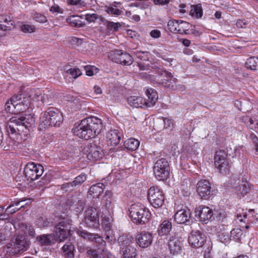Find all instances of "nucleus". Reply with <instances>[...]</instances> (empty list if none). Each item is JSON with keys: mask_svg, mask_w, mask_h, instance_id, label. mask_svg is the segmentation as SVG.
Instances as JSON below:
<instances>
[{"mask_svg": "<svg viewBox=\"0 0 258 258\" xmlns=\"http://www.w3.org/2000/svg\"><path fill=\"white\" fill-rule=\"evenodd\" d=\"M34 123L35 119L30 114L12 117L7 127L10 136L9 140L10 141L13 140L18 143L26 140Z\"/></svg>", "mask_w": 258, "mask_h": 258, "instance_id": "nucleus-1", "label": "nucleus"}, {"mask_svg": "<svg viewBox=\"0 0 258 258\" xmlns=\"http://www.w3.org/2000/svg\"><path fill=\"white\" fill-rule=\"evenodd\" d=\"M102 129L101 120L95 116L84 119L76 124L73 129L74 134L80 138L88 140L99 135Z\"/></svg>", "mask_w": 258, "mask_h": 258, "instance_id": "nucleus-2", "label": "nucleus"}, {"mask_svg": "<svg viewBox=\"0 0 258 258\" xmlns=\"http://www.w3.org/2000/svg\"><path fill=\"white\" fill-rule=\"evenodd\" d=\"M62 119V115L58 109L49 108L41 114L40 117V129L42 130L50 126H58Z\"/></svg>", "mask_w": 258, "mask_h": 258, "instance_id": "nucleus-3", "label": "nucleus"}, {"mask_svg": "<svg viewBox=\"0 0 258 258\" xmlns=\"http://www.w3.org/2000/svg\"><path fill=\"white\" fill-rule=\"evenodd\" d=\"M129 211L131 217L138 224H142L147 222L151 217L149 210L141 204H133Z\"/></svg>", "mask_w": 258, "mask_h": 258, "instance_id": "nucleus-4", "label": "nucleus"}, {"mask_svg": "<svg viewBox=\"0 0 258 258\" xmlns=\"http://www.w3.org/2000/svg\"><path fill=\"white\" fill-rule=\"evenodd\" d=\"M148 200L154 208L161 207L164 204L165 197L163 191L156 186L151 187L148 192Z\"/></svg>", "mask_w": 258, "mask_h": 258, "instance_id": "nucleus-5", "label": "nucleus"}, {"mask_svg": "<svg viewBox=\"0 0 258 258\" xmlns=\"http://www.w3.org/2000/svg\"><path fill=\"white\" fill-rule=\"evenodd\" d=\"M44 172L43 167L34 162L28 163L24 167V174L28 180H34L41 176Z\"/></svg>", "mask_w": 258, "mask_h": 258, "instance_id": "nucleus-6", "label": "nucleus"}, {"mask_svg": "<svg viewBox=\"0 0 258 258\" xmlns=\"http://www.w3.org/2000/svg\"><path fill=\"white\" fill-rule=\"evenodd\" d=\"M154 173L158 180H163L167 178L169 174V167L165 159L161 158L155 162Z\"/></svg>", "mask_w": 258, "mask_h": 258, "instance_id": "nucleus-7", "label": "nucleus"}, {"mask_svg": "<svg viewBox=\"0 0 258 258\" xmlns=\"http://www.w3.org/2000/svg\"><path fill=\"white\" fill-rule=\"evenodd\" d=\"M84 222L88 227H98L99 225V210L95 207H89L85 212Z\"/></svg>", "mask_w": 258, "mask_h": 258, "instance_id": "nucleus-8", "label": "nucleus"}, {"mask_svg": "<svg viewBox=\"0 0 258 258\" xmlns=\"http://www.w3.org/2000/svg\"><path fill=\"white\" fill-rule=\"evenodd\" d=\"M214 163L216 167L222 173H226L229 171L230 164L227 159V155L224 151L220 150L216 152Z\"/></svg>", "mask_w": 258, "mask_h": 258, "instance_id": "nucleus-9", "label": "nucleus"}, {"mask_svg": "<svg viewBox=\"0 0 258 258\" xmlns=\"http://www.w3.org/2000/svg\"><path fill=\"white\" fill-rule=\"evenodd\" d=\"M29 244L22 236H18L14 242L8 243L6 248L10 252L17 253L20 251H26L29 247Z\"/></svg>", "mask_w": 258, "mask_h": 258, "instance_id": "nucleus-10", "label": "nucleus"}, {"mask_svg": "<svg viewBox=\"0 0 258 258\" xmlns=\"http://www.w3.org/2000/svg\"><path fill=\"white\" fill-rule=\"evenodd\" d=\"M167 27L172 32L187 34L190 25L188 23L182 20H170L168 22Z\"/></svg>", "mask_w": 258, "mask_h": 258, "instance_id": "nucleus-11", "label": "nucleus"}, {"mask_svg": "<svg viewBox=\"0 0 258 258\" xmlns=\"http://www.w3.org/2000/svg\"><path fill=\"white\" fill-rule=\"evenodd\" d=\"M12 101L15 103L16 114L26 111L31 104L29 97H25L22 94L13 96Z\"/></svg>", "mask_w": 258, "mask_h": 258, "instance_id": "nucleus-12", "label": "nucleus"}, {"mask_svg": "<svg viewBox=\"0 0 258 258\" xmlns=\"http://www.w3.org/2000/svg\"><path fill=\"white\" fill-rule=\"evenodd\" d=\"M195 216L202 223L207 224L211 220L213 215V212L208 207L200 206L195 211Z\"/></svg>", "mask_w": 258, "mask_h": 258, "instance_id": "nucleus-13", "label": "nucleus"}, {"mask_svg": "<svg viewBox=\"0 0 258 258\" xmlns=\"http://www.w3.org/2000/svg\"><path fill=\"white\" fill-rule=\"evenodd\" d=\"M87 158L91 161H97L103 157L101 148L95 144L88 145L85 149Z\"/></svg>", "mask_w": 258, "mask_h": 258, "instance_id": "nucleus-14", "label": "nucleus"}, {"mask_svg": "<svg viewBox=\"0 0 258 258\" xmlns=\"http://www.w3.org/2000/svg\"><path fill=\"white\" fill-rule=\"evenodd\" d=\"M113 61L124 66H130L134 62V58L132 55L126 52L118 51L113 54L111 57Z\"/></svg>", "mask_w": 258, "mask_h": 258, "instance_id": "nucleus-15", "label": "nucleus"}, {"mask_svg": "<svg viewBox=\"0 0 258 258\" xmlns=\"http://www.w3.org/2000/svg\"><path fill=\"white\" fill-rule=\"evenodd\" d=\"M205 241L204 235L200 231H192L188 237L189 244L193 247H202Z\"/></svg>", "mask_w": 258, "mask_h": 258, "instance_id": "nucleus-16", "label": "nucleus"}, {"mask_svg": "<svg viewBox=\"0 0 258 258\" xmlns=\"http://www.w3.org/2000/svg\"><path fill=\"white\" fill-rule=\"evenodd\" d=\"M136 239L137 244L140 247L145 248L152 244L153 236L149 232H142L137 235Z\"/></svg>", "mask_w": 258, "mask_h": 258, "instance_id": "nucleus-17", "label": "nucleus"}, {"mask_svg": "<svg viewBox=\"0 0 258 258\" xmlns=\"http://www.w3.org/2000/svg\"><path fill=\"white\" fill-rule=\"evenodd\" d=\"M163 75L165 78L161 80L162 85L171 90L177 89V79L171 73L166 71H164Z\"/></svg>", "mask_w": 258, "mask_h": 258, "instance_id": "nucleus-18", "label": "nucleus"}, {"mask_svg": "<svg viewBox=\"0 0 258 258\" xmlns=\"http://www.w3.org/2000/svg\"><path fill=\"white\" fill-rule=\"evenodd\" d=\"M211 183L206 179H202L197 183V191L202 198L209 196L211 193Z\"/></svg>", "mask_w": 258, "mask_h": 258, "instance_id": "nucleus-19", "label": "nucleus"}, {"mask_svg": "<svg viewBox=\"0 0 258 258\" xmlns=\"http://www.w3.org/2000/svg\"><path fill=\"white\" fill-rule=\"evenodd\" d=\"M15 27L14 20L10 15L0 14V29L8 31L14 28Z\"/></svg>", "mask_w": 258, "mask_h": 258, "instance_id": "nucleus-20", "label": "nucleus"}, {"mask_svg": "<svg viewBox=\"0 0 258 258\" xmlns=\"http://www.w3.org/2000/svg\"><path fill=\"white\" fill-rule=\"evenodd\" d=\"M55 236L59 242L63 241L70 235L69 228L62 223H60L55 227Z\"/></svg>", "mask_w": 258, "mask_h": 258, "instance_id": "nucleus-21", "label": "nucleus"}, {"mask_svg": "<svg viewBox=\"0 0 258 258\" xmlns=\"http://www.w3.org/2000/svg\"><path fill=\"white\" fill-rule=\"evenodd\" d=\"M168 247L170 253L173 255L177 254L180 252L181 250L180 242L176 235L170 237Z\"/></svg>", "mask_w": 258, "mask_h": 258, "instance_id": "nucleus-22", "label": "nucleus"}, {"mask_svg": "<svg viewBox=\"0 0 258 258\" xmlns=\"http://www.w3.org/2000/svg\"><path fill=\"white\" fill-rule=\"evenodd\" d=\"M190 213L188 210L181 209L177 211L174 214V221L179 224H185L189 222Z\"/></svg>", "mask_w": 258, "mask_h": 258, "instance_id": "nucleus-23", "label": "nucleus"}, {"mask_svg": "<svg viewBox=\"0 0 258 258\" xmlns=\"http://www.w3.org/2000/svg\"><path fill=\"white\" fill-rule=\"evenodd\" d=\"M36 240L39 244L42 246L52 245L56 241V239L52 234L41 235L37 237Z\"/></svg>", "mask_w": 258, "mask_h": 258, "instance_id": "nucleus-24", "label": "nucleus"}, {"mask_svg": "<svg viewBox=\"0 0 258 258\" xmlns=\"http://www.w3.org/2000/svg\"><path fill=\"white\" fill-rule=\"evenodd\" d=\"M31 97L33 101L38 102V105H41L44 103H48V97L47 94L42 93L40 91L36 92L34 90L31 91V94L28 96Z\"/></svg>", "mask_w": 258, "mask_h": 258, "instance_id": "nucleus-25", "label": "nucleus"}, {"mask_svg": "<svg viewBox=\"0 0 258 258\" xmlns=\"http://www.w3.org/2000/svg\"><path fill=\"white\" fill-rule=\"evenodd\" d=\"M24 201H27L25 205H28L31 203L32 200L30 199H22L19 200L12 201L11 202L10 205L6 209L5 213L8 215H12L15 213L20 209V208L16 207L19 206L21 203Z\"/></svg>", "mask_w": 258, "mask_h": 258, "instance_id": "nucleus-26", "label": "nucleus"}, {"mask_svg": "<svg viewBox=\"0 0 258 258\" xmlns=\"http://www.w3.org/2000/svg\"><path fill=\"white\" fill-rule=\"evenodd\" d=\"M118 130H113L109 131L107 135L106 138L107 142L111 146H116L120 142V136Z\"/></svg>", "mask_w": 258, "mask_h": 258, "instance_id": "nucleus-27", "label": "nucleus"}, {"mask_svg": "<svg viewBox=\"0 0 258 258\" xmlns=\"http://www.w3.org/2000/svg\"><path fill=\"white\" fill-rule=\"evenodd\" d=\"M127 101L128 103L133 107H147V102L140 96H131L128 98Z\"/></svg>", "mask_w": 258, "mask_h": 258, "instance_id": "nucleus-28", "label": "nucleus"}, {"mask_svg": "<svg viewBox=\"0 0 258 258\" xmlns=\"http://www.w3.org/2000/svg\"><path fill=\"white\" fill-rule=\"evenodd\" d=\"M105 186L102 183H98L92 185L88 191L90 195L94 198H98L103 193Z\"/></svg>", "mask_w": 258, "mask_h": 258, "instance_id": "nucleus-29", "label": "nucleus"}, {"mask_svg": "<svg viewBox=\"0 0 258 258\" xmlns=\"http://www.w3.org/2000/svg\"><path fill=\"white\" fill-rule=\"evenodd\" d=\"M118 242L120 249L122 250L133 246V238L129 235H123L118 238Z\"/></svg>", "mask_w": 258, "mask_h": 258, "instance_id": "nucleus-30", "label": "nucleus"}, {"mask_svg": "<svg viewBox=\"0 0 258 258\" xmlns=\"http://www.w3.org/2000/svg\"><path fill=\"white\" fill-rule=\"evenodd\" d=\"M171 229V223L168 220H165L160 225L159 227H158V234L161 236L167 235L169 233Z\"/></svg>", "mask_w": 258, "mask_h": 258, "instance_id": "nucleus-31", "label": "nucleus"}, {"mask_svg": "<svg viewBox=\"0 0 258 258\" xmlns=\"http://www.w3.org/2000/svg\"><path fill=\"white\" fill-rule=\"evenodd\" d=\"M146 93L148 98V101H147V107L154 105L158 99L157 92L153 89L149 88L147 90Z\"/></svg>", "mask_w": 258, "mask_h": 258, "instance_id": "nucleus-32", "label": "nucleus"}, {"mask_svg": "<svg viewBox=\"0 0 258 258\" xmlns=\"http://www.w3.org/2000/svg\"><path fill=\"white\" fill-rule=\"evenodd\" d=\"M66 258H74L75 247L71 242H68L62 247Z\"/></svg>", "mask_w": 258, "mask_h": 258, "instance_id": "nucleus-33", "label": "nucleus"}, {"mask_svg": "<svg viewBox=\"0 0 258 258\" xmlns=\"http://www.w3.org/2000/svg\"><path fill=\"white\" fill-rule=\"evenodd\" d=\"M121 252L123 258H136L137 256V250L133 246L121 250Z\"/></svg>", "mask_w": 258, "mask_h": 258, "instance_id": "nucleus-34", "label": "nucleus"}, {"mask_svg": "<svg viewBox=\"0 0 258 258\" xmlns=\"http://www.w3.org/2000/svg\"><path fill=\"white\" fill-rule=\"evenodd\" d=\"M103 248L101 250L89 248L86 252L87 256L88 258H105Z\"/></svg>", "mask_w": 258, "mask_h": 258, "instance_id": "nucleus-35", "label": "nucleus"}, {"mask_svg": "<svg viewBox=\"0 0 258 258\" xmlns=\"http://www.w3.org/2000/svg\"><path fill=\"white\" fill-rule=\"evenodd\" d=\"M139 142L134 138L127 139L124 142V146L127 150L135 151L139 146Z\"/></svg>", "mask_w": 258, "mask_h": 258, "instance_id": "nucleus-36", "label": "nucleus"}, {"mask_svg": "<svg viewBox=\"0 0 258 258\" xmlns=\"http://www.w3.org/2000/svg\"><path fill=\"white\" fill-rule=\"evenodd\" d=\"M246 67L251 70H258V56H252L248 58L245 62Z\"/></svg>", "mask_w": 258, "mask_h": 258, "instance_id": "nucleus-37", "label": "nucleus"}, {"mask_svg": "<svg viewBox=\"0 0 258 258\" xmlns=\"http://www.w3.org/2000/svg\"><path fill=\"white\" fill-rule=\"evenodd\" d=\"M190 15L196 18H201L203 16V9L201 4H199L197 5L191 6Z\"/></svg>", "mask_w": 258, "mask_h": 258, "instance_id": "nucleus-38", "label": "nucleus"}, {"mask_svg": "<svg viewBox=\"0 0 258 258\" xmlns=\"http://www.w3.org/2000/svg\"><path fill=\"white\" fill-rule=\"evenodd\" d=\"M67 22L72 27H81L83 26L79 16H71L67 18Z\"/></svg>", "mask_w": 258, "mask_h": 258, "instance_id": "nucleus-39", "label": "nucleus"}, {"mask_svg": "<svg viewBox=\"0 0 258 258\" xmlns=\"http://www.w3.org/2000/svg\"><path fill=\"white\" fill-rule=\"evenodd\" d=\"M5 108L7 112L16 114L15 103L14 101H12V97L6 103Z\"/></svg>", "mask_w": 258, "mask_h": 258, "instance_id": "nucleus-40", "label": "nucleus"}, {"mask_svg": "<svg viewBox=\"0 0 258 258\" xmlns=\"http://www.w3.org/2000/svg\"><path fill=\"white\" fill-rule=\"evenodd\" d=\"M134 54L141 60L149 61L150 53L148 51H136Z\"/></svg>", "mask_w": 258, "mask_h": 258, "instance_id": "nucleus-41", "label": "nucleus"}, {"mask_svg": "<svg viewBox=\"0 0 258 258\" xmlns=\"http://www.w3.org/2000/svg\"><path fill=\"white\" fill-rule=\"evenodd\" d=\"M77 233L79 236L82 237L84 239H87L89 241H92L93 234L89 233L83 230H77Z\"/></svg>", "mask_w": 258, "mask_h": 258, "instance_id": "nucleus-42", "label": "nucleus"}, {"mask_svg": "<svg viewBox=\"0 0 258 258\" xmlns=\"http://www.w3.org/2000/svg\"><path fill=\"white\" fill-rule=\"evenodd\" d=\"M107 28L109 30H113L117 31L118 30L119 28L120 27L121 25L119 23H114L113 22L107 21L105 23Z\"/></svg>", "mask_w": 258, "mask_h": 258, "instance_id": "nucleus-43", "label": "nucleus"}, {"mask_svg": "<svg viewBox=\"0 0 258 258\" xmlns=\"http://www.w3.org/2000/svg\"><path fill=\"white\" fill-rule=\"evenodd\" d=\"M92 241H94L96 243L97 246H101L104 247L105 245V241L97 234H93V237H92Z\"/></svg>", "mask_w": 258, "mask_h": 258, "instance_id": "nucleus-44", "label": "nucleus"}, {"mask_svg": "<svg viewBox=\"0 0 258 258\" xmlns=\"http://www.w3.org/2000/svg\"><path fill=\"white\" fill-rule=\"evenodd\" d=\"M249 190V186L246 182L242 181V183L237 187L238 194L244 195L247 193Z\"/></svg>", "mask_w": 258, "mask_h": 258, "instance_id": "nucleus-45", "label": "nucleus"}, {"mask_svg": "<svg viewBox=\"0 0 258 258\" xmlns=\"http://www.w3.org/2000/svg\"><path fill=\"white\" fill-rule=\"evenodd\" d=\"M112 196V192L111 191L107 190L105 192V195L104 198H105V206L106 208L109 209L110 208H112L111 207V203L112 199L111 197Z\"/></svg>", "mask_w": 258, "mask_h": 258, "instance_id": "nucleus-46", "label": "nucleus"}, {"mask_svg": "<svg viewBox=\"0 0 258 258\" xmlns=\"http://www.w3.org/2000/svg\"><path fill=\"white\" fill-rule=\"evenodd\" d=\"M67 73L69 74L74 79H76L82 75L81 70L76 68L70 69Z\"/></svg>", "mask_w": 258, "mask_h": 258, "instance_id": "nucleus-47", "label": "nucleus"}, {"mask_svg": "<svg viewBox=\"0 0 258 258\" xmlns=\"http://www.w3.org/2000/svg\"><path fill=\"white\" fill-rule=\"evenodd\" d=\"M85 203L80 200H78L77 199V202L75 203V205L74 208V210L77 213L81 212L84 209Z\"/></svg>", "mask_w": 258, "mask_h": 258, "instance_id": "nucleus-48", "label": "nucleus"}, {"mask_svg": "<svg viewBox=\"0 0 258 258\" xmlns=\"http://www.w3.org/2000/svg\"><path fill=\"white\" fill-rule=\"evenodd\" d=\"M244 122H245L246 125L251 130H256L258 128V122H256V124L253 126V120L251 118L246 117L245 118Z\"/></svg>", "mask_w": 258, "mask_h": 258, "instance_id": "nucleus-49", "label": "nucleus"}, {"mask_svg": "<svg viewBox=\"0 0 258 258\" xmlns=\"http://www.w3.org/2000/svg\"><path fill=\"white\" fill-rule=\"evenodd\" d=\"M37 224L40 227H45L50 225V222L45 218L41 217L36 221Z\"/></svg>", "mask_w": 258, "mask_h": 258, "instance_id": "nucleus-50", "label": "nucleus"}, {"mask_svg": "<svg viewBox=\"0 0 258 258\" xmlns=\"http://www.w3.org/2000/svg\"><path fill=\"white\" fill-rule=\"evenodd\" d=\"M21 29L24 33H32L35 31V28L32 25L25 24L21 26Z\"/></svg>", "mask_w": 258, "mask_h": 258, "instance_id": "nucleus-51", "label": "nucleus"}, {"mask_svg": "<svg viewBox=\"0 0 258 258\" xmlns=\"http://www.w3.org/2000/svg\"><path fill=\"white\" fill-rule=\"evenodd\" d=\"M86 175L85 174H82L77 177H76L75 179L73 181L75 186H77L81 183H83L86 180Z\"/></svg>", "mask_w": 258, "mask_h": 258, "instance_id": "nucleus-52", "label": "nucleus"}, {"mask_svg": "<svg viewBox=\"0 0 258 258\" xmlns=\"http://www.w3.org/2000/svg\"><path fill=\"white\" fill-rule=\"evenodd\" d=\"M84 69L86 71V75L87 76H93L94 74V71L97 73V69L95 67L87 66L85 67Z\"/></svg>", "mask_w": 258, "mask_h": 258, "instance_id": "nucleus-53", "label": "nucleus"}, {"mask_svg": "<svg viewBox=\"0 0 258 258\" xmlns=\"http://www.w3.org/2000/svg\"><path fill=\"white\" fill-rule=\"evenodd\" d=\"M33 18L36 22L39 23H45L47 21L46 17L44 15L40 14H35Z\"/></svg>", "mask_w": 258, "mask_h": 258, "instance_id": "nucleus-54", "label": "nucleus"}, {"mask_svg": "<svg viewBox=\"0 0 258 258\" xmlns=\"http://www.w3.org/2000/svg\"><path fill=\"white\" fill-rule=\"evenodd\" d=\"M98 18L96 14H87L85 15V19L89 23L94 22Z\"/></svg>", "mask_w": 258, "mask_h": 258, "instance_id": "nucleus-55", "label": "nucleus"}, {"mask_svg": "<svg viewBox=\"0 0 258 258\" xmlns=\"http://www.w3.org/2000/svg\"><path fill=\"white\" fill-rule=\"evenodd\" d=\"M73 182L66 183L61 185V189L64 190L65 191H69L73 190L74 187H75Z\"/></svg>", "mask_w": 258, "mask_h": 258, "instance_id": "nucleus-56", "label": "nucleus"}, {"mask_svg": "<svg viewBox=\"0 0 258 258\" xmlns=\"http://www.w3.org/2000/svg\"><path fill=\"white\" fill-rule=\"evenodd\" d=\"M241 234L242 230L239 228L234 229L231 231V235L234 238H238Z\"/></svg>", "mask_w": 258, "mask_h": 258, "instance_id": "nucleus-57", "label": "nucleus"}, {"mask_svg": "<svg viewBox=\"0 0 258 258\" xmlns=\"http://www.w3.org/2000/svg\"><path fill=\"white\" fill-rule=\"evenodd\" d=\"M138 66L141 71H148L150 69L149 63L140 62L138 63Z\"/></svg>", "mask_w": 258, "mask_h": 258, "instance_id": "nucleus-58", "label": "nucleus"}, {"mask_svg": "<svg viewBox=\"0 0 258 258\" xmlns=\"http://www.w3.org/2000/svg\"><path fill=\"white\" fill-rule=\"evenodd\" d=\"M154 53L156 54L157 56L161 57L163 60H165L169 62H172L174 60V59L172 58L167 57L165 55H162L161 53L158 52L154 51Z\"/></svg>", "mask_w": 258, "mask_h": 258, "instance_id": "nucleus-59", "label": "nucleus"}, {"mask_svg": "<svg viewBox=\"0 0 258 258\" xmlns=\"http://www.w3.org/2000/svg\"><path fill=\"white\" fill-rule=\"evenodd\" d=\"M150 35L154 38H158L161 36V32L157 29L153 30L150 32Z\"/></svg>", "mask_w": 258, "mask_h": 258, "instance_id": "nucleus-60", "label": "nucleus"}, {"mask_svg": "<svg viewBox=\"0 0 258 258\" xmlns=\"http://www.w3.org/2000/svg\"><path fill=\"white\" fill-rule=\"evenodd\" d=\"M161 119L163 121V122L164 123V127L165 128H169L172 126L173 123L170 119H169L168 118H162Z\"/></svg>", "mask_w": 258, "mask_h": 258, "instance_id": "nucleus-61", "label": "nucleus"}, {"mask_svg": "<svg viewBox=\"0 0 258 258\" xmlns=\"http://www.w3.org/2000/svg\"><path fill=\"white\" fill-rule=\"evenodd\" d=\"M68 3L72 5H80L84 6V3L82 0H68Z\"/></svg>", "mask_w": 258, "mask_h": 258, "instance_id": "nucleus-62", "label": "nucleus"}, {"mask_svg": "<svg viewBox=\"0 0 258 258\" xmlns=\"http://www.w3.org/2000/svg\"><path fill=\"white\" fill-rule=\"evenodd\" d=\"M170 0H153L155 5H166L169 4Z\"/></svg>", "mask_w": 258, "mask_h": 258, "instance_id": "nucleus-63", "label": "nucleus"}, {"mask_svg": "<svg viewBox=\"0 0 258 258\" xmlns=\"http://www.w3.org/2000/svg\"><path fill=\"white\" fill-rule=\"evenodd\" d=\"M77 202V199H68L66 202V204L67 206H68L69 207H73L74 208L75 203Z\"/></svg>", "mask_w": 258, "mask_h": 258, "instance_id": "nucleus-64", "label": "nucleus"}]
</instances>
